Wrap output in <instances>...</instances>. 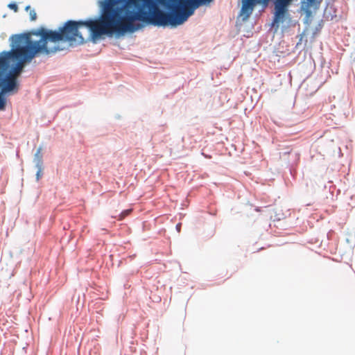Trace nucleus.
<instances>
[{
  "instance_id": "obj_10",
  "label": "nucleus",
  "mask_w": 355,
  "mask_h": 355,
  "mask_svg": "<svg viewBox=\"0 0 355 355\" xmlns=\"http://www.w3.org/2000/svg\"><path fill=\"white\" fill-rule=\"evenodd\" d=\"M8 7L11 10H13L15 12H17V10H18V6H17V5L16 3H10L8 5Z\"/></svg>"
},
{
  "instance_id": "obj_3",
  "label": "nucleus",
  "mask_w": 355,
  "mask_h": 355,
  "mask_svg": "<svg viewBox=\"0 0 355 355\" xmlns=\"http://www.w3.org/2000/svg\"><path fill=\"white\" fill-rule=\"evenodd\" d=\"M212 0H157V1L169 12L167 14H185L188 15L186 19L181 24L187 20L189 16L193 15L196 8L200 6L209 3Z\"/></svg>"
},
{
  "instance_id": "obj_1",
  "label": "nucleus",
  "mask_w": 355,
  "mask_h": 355,
  "mask_svg": "<svg viewBox=\"0 0 355 355\" xmlns=\"http://www.w3.org/2000/svg\"><path fill=\"white\" fill-rule=\"evenodd\" d=\"M188 15L167 14L160 10L154 0H107L99 19L67 21L65 29L83 44L84 37L78 29L82 26L89 28L94 39L103 35L125 33L133 30L134 22L141 21L155 26H177L186 19Z\"/></svg>"
},
{
  "instance_id": "obj_2",
  "label": "nucleus",
  "mask_w": 355,
  "mask_h": 355,
  "mask_svg": "<svg viewBox=\"0 0 355 355\" xmlns=\"http://www.w3.org/2000/svg\"><path fill=\"white\" fill-rule=\"evenodd\" d=\"M11 40L12 49L0 53V67L4 68L8 64V73L17 78L25 63L38 53L49 55L60 51L62 49L56 44L57 42H67L71 46L79 44L64 26L59 31L40 27L29 33L12 35Z\"/></svg>"
},
{
  "instance_id": "obj_5",
  "label": "nucleus",
  "mask_w": 355,
  "mask_h": 355,
  "mask_svg": "<svg viewBox=\"0 0 355 355\" xmlns=\"http://www.w3.org/2000/svg\"><path fill=\"white\" fill-rule=\"evenodd\" d=\"M257 2H259V0H243L241 15H243L244 19L250 17Z\"/></svg>"
},
{
  "instance_id": "obj_8",
  "label": "nucleus",
  "mask_w": 355,
  "mask_h": 355,
  "mask_svg": "<svg viewBox=\"0 0 355 355\" xmlns=\"http://www.w3.org/2000/svg\"><path fill=\"white\" fill-rule=\"evenodd\" d=\"M4 94V93L0 92V110H4L6 109V100L3 96Z\"/></svg>"
},
{
  "instance_id": "obj_6",
  "label": "nucleus",
  "mask_w": 355,
  "mask_h": 355,
  "mask_svg": "<svg viewBox=\"0 0 355 355\" xmlns=\"http://www.w3.org/2000/svg\"><path fill=\"white\" fill-rule=\"evenodd\" d=\"M286 6H287L284 4H282L277 2L275 3V13L273 24L279 23V21L283 19L286 10Z\"/></svg>"
},
{
  "instance_id": "obj_13",
  "label": "nucleus",
  "mask_w": 355,
  "mask_h": 355,
  "mask_svg": "<svg viewBox=\"0 0 355 355\" xmlns=\"http://www.w3.org/2000/svg\"><path fill=\"white\" fill-rule=\"evenodd\" d=\"M40 151H41V148H39V149L37 150V153H36V155H39V154L40 153Z\"/></svg>"
},
{
  "instance_id": "obj_4",
  "label": "nucleus",
  "mask_w": 355,
  "mask_h": 355,
  "mask_svg": "<svg viewBox=\"0 0 355 355\" xmlns=\"http://www.w3.org/2000/svg\"><path fill=\"white\" fill-rule=\"evenodd\" d=\"M8 64L0 67V87L4 94L17 93L19 90L17 78L8 73Z\"/></svg>"
},
{
  "instance_id": "obj_9",
  "label": "nucleus",
  "mask_w": 355,
  "mask_h": 355,
  "mask_svg": "<svg viewBox=\"0 0 355 355\" xmlns=\"http://www.w3.org/2000/svg\"><path fill=\"white\" fill-rule=\"evenodd\" d=\"M131 209H127L122 211L119 216V220L123 219L126 216H128L131 212Z\"/></svg>"
},
{
  "instance_id": "obj_14",
  "label": "nucleus",
  "mask_w": 355,
  "mask_h": 355,
  "mask_svg": "<svg viewBox=\"0 0 355 355\" xmlns=\"http://www.w3.org/2000/svg\"><path fill=\"white\" fill-rule=\"evenodd\" d=\"M180 225H181L180 224H178V225H177V228H178H178H180Z\"/></svg>"
},
{
  "instance_id": "obj_12",
  "label": "nucleus",
  "mask_w": 355,
  "mask_h": 355,
  "mask_svg": "<svg viewBox=\"0 0 355 355\" xmlns=\"http://www.w3.org/2000/svg\"><path fill=\"white\" fill-rule=\"evenodd\" d=\"M41 172H42V170L40 168V170L37 171V179L39 180L40 178V174H41Z\"/></svg>"
},
{
  "instance_id": "obj_7",
  "label": "nucleus",
  "mask_w": 355,
  "mask_h": 355,
  "mask_svg": "<svg viewBox=\"0 0 355 355\" xmlns=\"http://www.w3.org/2000/svg\"><path fill=\"white\" fill-rule=\"evenodd\" d=\"M25 10L26 12H28V14L30 16V19L31 21H35L37 19V13H36L35 9L31 8V7L30 6H27L25 8Z\"/></svg>"
},
{
  "instance_id": "obj_11",
  "label": "nucleus",
  "mask_w": 355,
  "mask_h": 355,
  "mask_svg": "<svg viewBox=\"0 0 355 355\" xmlns=\"http://www.w3.org/2000/svg\"><path fill=\"white\" fill-rule=\"evenodd\" d=\"M292 0H277L276 2L288 6Z\"/></svg>"
}]
</instances>
